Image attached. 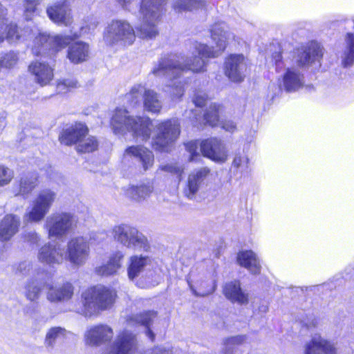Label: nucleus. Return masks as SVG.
<instances>
[{
  "label": "nucleus",
  "mask_w": 354,
  "mask_h": 354,
  "mask_svg": "<svg viewBox=\"0 0 354 354\" xmlns=\"http://www.w3.org/2000/svg\"><path fill=\"white\" fill-rule=\"evenodd\" d=\"M158 281L157 280H151V281H149L145 284H142L140 282L137 283V286H139L140 288H147V287H149V286H155L156 284H158Z\"/></svg>",
  "instance_id": "59"
},
{
  "label": "nucleus",
  "mask_w": 354,
  "mask_h": 354,
  "mask_svg": "<svg viewBox=\"0 0 354 354\" xmlns=\"http://www.w3.org/2000/svg\"><path fill=\"white\" fill-rule=\"evenodd\" d=\"M77 84V82L73 78L64 79L57 82V90L60 93H65L71 88H75Z\"/></svg>",
  "instance_id": "49"
},
{
  "label": "nucleus",
  "mask_w": 354,
  "mask_h": 354,
  "mask_svg": "<svg viewBox=\"0 0 354 354\" xmlns=\"http://www.w3.org/2000/svg\"><path fill=\"white\" fill-rule=\"evenodd\" d=\"M77 37L76 34L50 35L39 32L33 40L32 51L36 56L43 55L50 50L59 51L66 48Z\"/></svg>",
  "instance_id": "8"
},
{
  "label": "nucleus",
  "mask_w": 354,
  "mask_h": 354,
  "mask_svg": "<svg viewBox=\"0 0 354 354\" xmlns=\"http://www.w3.org/2000/svg\"><path fill=\"white\" fill-rule=\"evenodd\" d=\"M46 298L51 303L68 301L74 293V286L69 281L56 285L46 283Z\"/></svg>",
  "instance_id": "23"
},
{
  "label": "nucleus",
  "mask_w": 354,
  "mask_h": 354,
  "mask_svg": "<svg viewBox=\"0 0 354 354\" xmlns=\"http://www.w3.org/2000/svg\"><path fill=\"white\" fill-rule=\"evenodd\" d=\"M25 240L30 244H37L39 241V235L35 232H29L25 236Z\"/></svg>",
  "instance_id": "57"
},
{
  "label": "nucleus",
  "mask_w": 354,
  "mask_h": 354,
  "mask_svg": "<svg viewBox=\"0 0 354 354\" xmlns=\"http://www.w3.org/2000/svg\"><path fill=\"white\" fill-rule=\"evenodd\" d=\"M153 263V259L147 255L134 254L129 257L127 275L131 281L135 280Z\"/></svg>",
  "instance_id": "25"
},
{
  "label": "nucleus",
  "mask_w": 354,
  "mask_h": 354,
  "mask_svg": "<svg viewBox=\"0 0 354 354\" xmlns=\"http://www.w3.org/2000/svg\"><path fill=\"white\" fill-rule=\"evenodd\" d=\"M5 119L6 115L4 113H2L0 115V127H3L5 125Z\"/></svg>",
  "instance_id": "60"
},
{
  "label": "nucleus",
  "mask_w": 354,
  "mask_h": 354,
  "mask_svg": "<svg viewBox=\"0 0 354 354\" xmlns=\"http://www.w3.org/2000/svg\"><path fill=\"white\" fill-rule=\"evenodd\" d=\"M39 0H25V15L27 20H30L31 19L29 17V14L31 15L35 12Z\"/></svg>",
  "instance_id": "51"
},
{
  "label": "nucleus",
  "mask_w": 354,
  "mask_h": 354,
  "mask_svg": "<svg viewBox=\"0 0 354 354\" xmlns=\"http://www.w3.org/2000/svg\"><path fill=\"white\" fill-rule=\"evenodd\" d=\"M304 354H337V352L333 342L321 336H316L306 344Z\"/></svg>",
  "instance_id": "28"
},
{
  "label": "nucleus",
  "mask_w": 354,
  "mask_h": 354,
  "mask_svg": "<svg viewBox=\"0 0 354 354\" xmlns=\"http://www.w3.org/2000/svg\"><path fill=\"white\" fill-rule=\"evenodd\" d=\"M135 39L133 28L125 20H112L104 33V40L109 45H131Z\"/></svg>",
  "instance_id": "7"
},
{
  "label": "nucleus",
  "mask_w": 354,
  "mask_h": 354,
  "mask_svg": "<svg viewBox=\"0 0 354 354\" xmlns=\"http://www.w3.org/2000/svg\"><path fill=\"white\" fill-rule=\"evenodd\" d=\"M205 6V0H175L172 8L176 12H183L202 9Z\"/></svg>",
  "instance_id": "38"
},
{
  "label": "nucleus",
  "mask_w": 354,
  "mask_h": 354,
  "mask_svg": "<svg viewBox=\"0 0 354 354\" xmlns=\"http://www.w3.org/2000/svg\"><path fill=\"white\" fill-rule=\"evenodd\" d=\"M200 146L204 156L217 162H224L227 160V153L221 140L215 138L207 139Z\"/></svg>",
  "instance_id": "20"
},
{
  "label": "nucleus",
  "mask_w": 354,
  "mask_h": 354,
  "mask_svg": "<svg viewBox=\"0 0 354 354\" xmlns=\"http://www.w3.org/2000/svg\"><path fill=\"white\" fill-rule=\"evenodd\" d=\"M165 3L166 0H142L139 10L141 23L136 27L138 37L152 39L158 35L157 24Z\"/></svg>",
  "instance_id": "5"
},
{
  "label": "nucleus",
  "mask_w": 354,
  "mask_h": 354,
  "mask_svg": "<svg viewBox=\"0 0 354 354\" xmlns=\"http://www.w3.org/2000/svg\"><path fill=\"white\" fill-rule=\"evenodd\" d=\"M124 253L118 250L111 254L106 263L95 268V272L100 276H111L117 274L122 268Z\"/></svg>",
  "instance_id": "30"
},
{
  "label": "nucleus",
  "mask_w": 354,
  "mask_h": 354,
  "mask_svg": "<svg viewBox=\"0 0 354 354\" xmlns=\"http://www.w3.org/2000/svg\"><path fill=\"white\" fill-rule=\"evenodd\" d=\"M223 292L225 297L232 302L245 305L249 301V295L242 290L239 281L227 283L223 288Z\"/></svg>",
  "instance_id": "32"
},
{
  "label": "nucleus",
  "mask_w": 354,
  "mask_h": 354,
  "mask_svg": "<svg viewBox=\"0 0 354 354\" xmlns=\"http://www.w3.org/2000/svg\"><path fill=\"white\" fill-rule=\"evenodd\" d=\"M156 127L157 134L153 138L152 146L158 151H167L178 138L180 124L177 120L171 119L159 123Z\"/></svg>",
  "instance_id": "13"
},
{
  "label": "nucleus",
  "mask_w": 354,
  "mask_h": 354,
  "mask_svg": "<svg viewBox=\"0 0 354 354\" xmlns=\"http://www.w3.org/2000/svg\"><path fill=\"white\" fill-rule=\"evenodd\" d=\"M218 124H220L221 128L226 131L232 133L234 132L236 128L235 123L231 120L220 121Z\"/></svg>",
  "instance_id": "55"
},
{
  "label": "nucleus",
  "mask_w": 354,
  "mask_h": 354,
  "mask_svg": "<svg viewBox=\"0 0 354 354\" xmlns=\"http://www.w3.org/2000/svg\"><path fill=\"white\" fill-rule=\"evenodd\" d=\"M18 62V55L13 51L0 55V66L4 68H11Z\"/></svg>",
  "instance_id": "45"
},
{
  "label": "nucleus",
  "mask_w": 354,
  "mask_h": 354,
  "mask_svg": "<svg viewBox=\"0 0 354 354\" xmlns=\"http://www.w3.org/2000/svg\"><path fill=\"white\" fill-rule=\"evenodd\" d=\"M301 322L303 325L308 329L315 328L318 326L319 324L318 319L313 315L307 317L306 319L302 320Z\"/></svg>",
  "instance_id": "54"
},
{
  "label": "nucleus",
  "mask_w": 354,
  "mask_h": 354,
  "mask_svg": "<svg viewBox=\"0 0 354 354\" xmlns=\"http://www.w3.org/2000/svg\"><path fill=\"white\" fill-rule=\"evenodd\" d=\"M145 354H173L171 349L165 346H156Z\"/></svg>",
  "instance_id": "56"
},
{
  "label": "nucleus",
  "mask_w": 354,
  "mask_h": 354,
  "mask_svg": "<svg viewBox=\"0 0 354 354\" xmlns=\"http://www.w3.org/2000/svg\"><path fill=\"white\" fill-rule=\"evenodd\" d=\"M113 239L126 248L147 251L149 245L147 237L137 228L127 224L113 226L110 230Z\"/></svg>",
  "instance_id": "6"
},
{
  "label": "nucleus",
  "mask_w": 354,
  "mask_h": 354,
  "mask_svg": "<svg viewBox=\"0 0 354 354\" xmlns=\"http://www.w3.org/2000/svg\"><path fill=\"white\" fill-rule=\"evenodd\" d=\"M121 162L124 167H140L146 171L153 165L154 156L151 151L142 145H132L125 149Z\"/></svg>",
  "instance_id": "10"
},
{
  "label": "nucleus",
  "mask_w": 354,
  "mask_h": 354,
  "mask_svg": "<svg viewBox=\"0 0 354 354\" xmlns=\"http://www.w3.org/2000/svg\"><path fill=\"white\" fill-rule=\"evenodd\" d=\"M113 336V330L106 324H98L89 327L84 334L85 343L92 346H100L109 342Z\"/></svg>",
  "instance_id": "19"
},
{
  "label": "nucleus",
  "mask_w": 354,
  "mask_h": 354,
  "mask_svg": "<svg viewBox=\"0 0 354 354\" xmlns=\"http://www.w3.org/2000/svg\"><path fill=\"white\" fill-rule=\"evenodd\" d=\"M98 147V142L93 136L83 137L76 149L80 153H90L95 151Z\"/></svg>",
  "instance_id": "42"
},
{
  "label": "nucleus",
  "mask_w": 354,
  "mask_h": 354,
  "mask_svg": "<svg viewBox=\"0 0 354 354\" xmlns=\"http://www.w3.org/2000/svg\"><path fill=\"white\" fill-rule=\"evenodd\" d=\"M76 223V218L69 213H56L47 217L45 227L49 237L61 238L71 230Z\"/></svg>",
  "instance_id": "15"
},
{
  "label": "nucleus",
  "mask_w": 354,
  "mask_h": 354,
  "mask_svg": "<svg viewBox=\"0 0 354 354\" xmlns=\"http://www.w3.org/2000/svg\"><path fill=\"white\" fill-rule=\"evenodd\" d=\"M115 292L102 285L91 287L82 294L81 313L85 317L97 315L100 311L111 308L115 302Z\"/></svg>",
  "instance_id": "4"
},
{
  "label": "nucleus",
  "mask_w": 354,
  "mask_h": 354,
  "mask_svg": "<svg viewBox=\"0 0 354 354\" xmlns=\"http://www.w3.org/2000/svg\"><path fill=\"white\" fill-rule=\"evenodd\" d=\"M6 14V9L0 3V43L5 39L10 44L16 43L21 39H26L30 35H35L32 30L25 28L19 30L15 24L8 23V19L4 18Z\"/></svg>",
  "instance_id": "17"
},
{
  "label": "nucleus",
  "mask_w": 354,
  "mask_h": 354,
  "mask_svg": "<svg viewBox=\"0 0 354 354\" xmlns=\"http://www.w3.org/2000/svg\"><path fill=\"white\" fill-rule=\"evenodd\" d=\"M186 150L189 153V161H195L200 156L198 152V142L196 140H192L185 144Z\"/></svg>",
  "instance_id": "50"
},
{
  "label": "nucleus",
  "mask_w": 354,
  "mask_h": 354,
  "mask_svg": "<svg viewBox=\"0 0 354 354\" xmlns=\"http://www.w3.org/2000/svg\"><path fill=\"white\" fill-rule=\"evenodd\" d=\"M166 86L169 87V89H165V91H168L170 93L172 100H179L184 95V84L181 81L174 82L172 84H167Z\"/></svg>",
  "instance_id": "46"
},
{
  "label": "nucleus",
  "mask_w": 354,
  "mask_h": 354,
  "mask_svg": "<svg viewBox=\"0 0 354 354\" xmlns=\"http://www.w3.org/2000/svg\"><path fill=\"white\" fill-rule=\"evenodd\" d=\"M223 23L214 24L211 29V37L216 44V48H210L198 41L192 43V53L190 60L185 59L180 54L169 55L162 57L154 65L151 72L157 77H165L173 82L187 71L194 73L203 72L205 69V59L219 56L225 49L227 41L231 38L230 32L225 30Z\"/></svg>",
  "instance_id": "1"
},
{
  "label": "nucleus",
  "mask_w": 354,
  "mask_h": 354,
  "mask_svg": "<svg viewBox=\"0 0 354 354\" xmlns=\"http://www.w3.org/2000/svg\"><path fill=\"white\" fill-rule=\"evenodd\" d=\"M207 95L203 91H197L193 97V102L198 107H202L205 104Z\"/></svg>",
  "instance_id": "52"
},
{
  "label": "nucleus",
  "mask_w": 354,
  "mask_h": 354,
  "mask_svg": "<svg viewBox=\"0 0 354 354\" xmlns=\"http://www.w3.org/2000/svg\"><path fill=\"white\" fill-rule=\"evenodd\" d=\"M25 297L30 301H37L41 293L42 283L39 272H37V276L28 279L24 287Z\"/></svg>",
  "instance_id": "36"
},
{
  "label": "nucleus",
  "mask_w": 354,
  "mask_h": 354,
  "mask_svg": "<svg viewBox=\"0 0 354 354\" xmlns=\"http://www.w3.org/2000/svg\"><path fill=\"white\" fill-rule=\"evenodd\" d=\"M48 17L55 23L70 26L73 21L71 10L67 0H59L49 6L46 10Z\"/></svg>",
  "instance_id": "21"
},
{
  "label": "nucleus",
  "mask_w": 354,
  "mask_h": 354,
  "mask_svg": "<svg viewBox=\"0 0 354 354\" xmlns=\"http://www.w3.org/2000/svg\"><path fill=\"white\" fill-rule=\"evenodd\" d=\"M232 167L241 173L248 172L249 159L247 156L244 154L237 153L234 158Z\"/></svg>",
  "instance_id": "44"
},
{
  "label": "nucleus",
  "mask_w": 354,
  "mask_h": 354,
  "mask_svg": "<svg viewBox=\"0 0 354 354\" xmlns=\"http://www.w3.org/2000/svg\"><path fill=\"white\" fill-rule=\"evenodd\" d=\"M31 268V263L28 261L20 263L16 268V272L22 275H27Z\"/></svg>",
  "instance_id": "53"
},
{
  "label": "nucleus",
  "mask_w": 354,
  "mask_h": 354,
  "mask_svg": "<svg viewBox=\"0 0 354 354\" xmlns=\"http://www.w3.org/2000/svg\"><path fill=\"white\" fill-rule=\"evenodd\" d=\"M210 178V169L201 167L192 171L187 179L184 194L189 198H193L202 189L205 187Z\"/></svg>",
  "instance_id": "18"
},
{
  "label": "nucleus",
  "mask_w": 354,
  "mask_h": 354,
  "mask_svg": "<svg viewBox=\"0 0 354 354\" xmlns=\"http://www.w3.org/2000/svg\"><path fill=\"white\" fill-rule=\"evenodd\" d=\"M38 260L48 265L60 264L64 259V248L57 243L43 245L37 254Z\"/></svg>",
  "instance_id": "22"
},
{
  "label": "nucleus",
  "mask_w": 354,
  "mask_h": 354,
  "mask_svg": "<svg viewBox=\"0 0 354 354\" xmlns=\"http://www.w3.org/2000/svg\"><path fill=\"white\" fill-rule=\"evenodd\" d=\"M156 318V313L154 311H147L128 317L125 328L117 333L106 354H133L137 351L138 348L137 336L129 328V327L138 325L144 326L147 336L153 341L155 335L151 330V326Z\"/></svg>",
  "instance_id": "2"
},
{
  "label": "nucleus",
  "mask_w": 354,
  "mask_h": 354,
  "mask_svg": "<svg viewBox=\"0 0 354 354\" xmlns=\"http://www.w3.org/2000/svg\"><path fill=\"white\" fill-rule=\"evenodd\" d=\"M248 337L245 335H239L226 337L223 340V347L221 354H233L234 349L247 342Z\"/></svg>",
  "instance_id": "40"
},
{
  "label": "nucleus",
  "mask_w": 354,
  "mask_h": 354,
  "mask_svg": "<svg viewBox=\"0 0 354 354\" xmlns=\"http://www.w3.org/2000/svg\"><path fill=\"white\" fill-rule=\"evenodd\" d=\"M14 177V171L3 165H0V187L8 185Z\"/></svg>",
  "instance_id": "48"
},
{
  "label": "nucleus",
  "mask_w": 354,
  "mask_h": 354,
  "mask_svg": "<svg viewBox=\"0 0 354 354\" xmlns=\"http://www.w3.org/2000/svg\"><path fill=\"white\" fill-rule=\"evenodd\" d=\"M120 6L125 10L131 11V6L134 3V0H116Z\"/></svg>",
  "instance_id": "58"
},
{
  "label": "nucleus",
  "mask_w": 354,
  "mask_h": 354,
  "mask_svg": "<svg viewBox=\"0 0 354 354\" xmlns=\"http://www.w3.org/2000/svg\"><path fill=\"white\" fill-rule=\"evenodd\" d=\"M259 311L266 313L268 311V306L266 304H263L259 307Z\"/></svg>",
  "instance_id": "61"
},
{
  "label": "nucleus",
  "mask_w": 354,
  "mask_h": 354,
  "mask_svg": "<svg viewBox=\"0 0 354 354\" xmlns=\"http://www.w3.org/2000/svg\"><path fill=\"white\" fill-rule=\"evenodd\" d=\"M187 283L192 293L196 296L205 297L215 290L214 282L212 281H201L200 283H197L196 287L192 284L190 279H187Z\"/></svg>",
  "instance_id": "41"
},
{
  "label": "nucleus",
  "mask_w": 354,
  "mask_h": 354,
  "mask_svg": "<svg viewBox=\"0 0 354 354\" xmlns=\"http://www.w3.org/2000/svg\"><path fill=\"white\" fill-rule=\"evenodd\" d=\"M88 129L82 123H77L65 129L61 133L59 139L65 145L79 144L82 138L87 135Z\"/></svg>",
  "instance_id": "29"
},
{
  "label": "nucleus",
  "mask_w": 354,
  "mask_h": 354,
  "mask_svg": "<svg viewBox=\"0 0 354 354\" xmlns=\"http://www.w3.org/2000/svg\"><path fill=\"white\" fill-rule=\"evenodd\" d=\"M56 197V192L50 189L41 190L33 201L32 207L27 209L24 216V220L32 223L42 221L49 212Z\"/></svg>",
  "instance_id": "11"
},
{
  "label": "nucleus",
  "mask_w": 354,
  "mask_h": 354,
  "mask_svg": "<svg viewBox=\"0 0 354 354\" xmlns=\"http://www.w3.org/2000/svg\"><path fill=\"white\" fill-rule=\"evenodd\" d=\"M29 71L34 75L35 82L42 86L48 84L54 77L53 67L45 62H32L29 65Z\"/></svg>",
  "instance_id": "26"
},
{
  "label": "nucleus",
  "mask_w": 354,
  "mask_h": 354,
  "mask_svg": "<svg viewBox=\"0 0 354 354\" xmlns=\"http://www.w3.org/2000/svg\"><path fill=\"white\" fill-rule=\"evenodd\" d=\"M221 110L220 105L216 104H211L204 115V118L207 123L209 125L214 127L218 124L219 121V112Z\"/></svg>",
  "instance_id": "43"
},
{
  "label": "nucleus",
  "mask_w": 354,
  "mask_h": 354,
  "mask_svg": "<svg viewBox=\"0 0 354 354\" xmlns=\"http://www.w3.org/2000/svg\"><path fill=\"white\" fill-rule=\"evenodd\" d=\"M89 53L88 44L83 41H77L69 46L67 57L72 63L79 64L87 60Z\"/></svg>",
  "instance_id": "35"
},
{
  "label": "nucleus",
  "mask_w": 354,
  "mask_h": 354,
  "mask_svg": "<svg viewBox=\"0 0 354 354\" xmlns=\"http://www.w3.org/2000/svg\"><path fill=\"white\" fill-rule=\"evenodd\" d=\"M20 218L14 214H6L0 223V241H8L19 230Z\"/></svg>",
  "instance_id": "31"
},
{
  "label": "nucleus",
  "mask_w": 354,
  "mask_h": 354,
  "mask_svg": "<svg viewBox=\"0 0 354 354\" xmlns=\"http://www.w3.org/2000/svg\"><path fill=\"white\" fill-rule=\"evenodd\" d=\"M295 54L293 62L300 67L308 66L322 56V49L316 43L298 48Z\"/></svg>",
  "instance_id": "24"
},
{
  "label": "nucleus",
  "mask_w": 354,
  "mask_h": 354,
  "mask_svg": "<svg viewBox=\"0 0 354 354\" xmlns=\"http://www.w3.org/2000/svg\"><path fill=\"white\" fill-rule=\"evenodd\" d=\"M38 176L35 172H29L24 174L20 180L19 190L17 194L27 195L36 187Z\"/></svg>",
  "instance_id": "39"
},
{
  "label": "nucleus",
  "mask_w": 354,
  "mask_h": 354,
  "mask_svg": "<svg viewBox=\"0 0 354 354\" xmlns=\"http://www.w3.org/2000/svg\"><path fill=\"white\" fill-rule=\"evenodd\" d=\"M124 196L136 202H142L153 192V186L149 182L130 184L123 187Z\"/></svg>",
  "instance_id": "27"
},
{
  "label": "nucleus",
  "mask_w": 354,
  "mask_h": 354,
  "mask_svg": "<svg viewBox=\"0 0 354 354\" xmlns=\"http://www.w3.org/2000/svg\"><path fill=\"white\" fill-rule=\"evenodd\" d=\"M67 330L60 326L51 327L48 330L44 339V345L48 348H53L57 343L66 337Z\"/></svg>",
  "instance_id": "37"
},
{
  "label": "nucleus",
  "mask_w": 354,
  "mask_h": 354,
  "mask_svg": "<svg viewBox=\"0 0 354 354\" xmlns=\"http://www.w3.org/2000/svg\"><path fill=\"white\" fill-rule=\"evenodd\" d=\"M98 24V21L95 19L94 22L89 26V29H94Z\"/></svg>",
  "instance_id": "62"
},
{
  "label": "nucleus",
  "mask_w": 354,
  "mask_h": 354,
  "mask_svg": "<svg viewBox=\"0 0 354 354\" xmlns=\"http://www.w3.org/2000/svg\"><path fill=\"white\" fill-rule=\"evenodd\" d=\"M344 67H350L354 64V34L348 32L345 35L341 50L339 53Z\"/></svg>",
  "instance_id": "34"
},
{
  "label": "nucleus",
  "mask_w": 354,
  "mask_h": 354,
  "mask_svg": "<svg viewBox=\"0 0 354 354\" xmlns=\"http://www.w3.org/2000/svg\"><path fill=\"white\" fill-rule=\"evenodd\" d=\"M126 97L132 106H136L142 101L144 109L153 113H160L162 107L160 95L142 84L134 85Z\"/></svg>",
  "instance_id": "9"
},
{
  "label": "nucleus",
  "mask_w": 354,
  "mask_h": 354,
  "mask_svg": "<svg viewBox=\"0 0 354 354\" xmlns=\"http://www.w3.org/2000/svg\"><path fill=\"white\" fill-rule=\"evenodd\" d=\"M237 261L240 266L248 269L253 274H258L261 272L260 260L252 250L240 252L237 255Z\"/></svg>",
  "instance_id": "33"
},
{
  "label": "nucleus",
  "mask_w": 354,
  "mask_h": 354,
  "mask_svg": "<svg viewBox=\"0 0 354 354\" xmlns=\"http://www.w3.org/2000/svg\"><path fill=\"white\" fill-rule=\"evenodd\" d=\"M272 62H274L276 70L279 71L283 66L286 70L282 75V87L287 92H295L303 86L304 75L300 70L293 67L288 66V61L283 60L280 52H275L272 56Z\"/></svg>",
  "instance_id": "12"
},
{
  "label": "nucleus",
  "mask_w": 354,
  "mask_h": 354,
  "mask_svg": "<svg viewBox=\"0 0 354 354\" xmlns=\"http://www.w3.org/2000/svg\"><path fill=\"white\" fill-rule=\"evenodd\" d=\"M90 255V245L87 238L78 236L71 238L67 243V249L64 250V259L73 266H83Z\"/></svg>",
  "instance_id": "14"
},
{
  "label": "nucleus",
  "mask_w": 354,
  "mask_h": 354,
  "mask_svg": "<svg viewBox=\"0 0 354 354\" xmlns=\"http://www.w3.org/2000/svg\"><path fill=\"white\" fill-rule=\"evenodd\" d=\"M248 59L243 54H230L224 62V73L233 82H242L247 74Z\"/></svg>",
  "instance_id": "16"
},
{
  "label": "nucleus",
  "mask_w": 354,
  "mask_h": 354,
  "mask_svg": "<svg viewBox=\"0 0 354 354\" xmlns=\"http://www.w3.org/2000/svg\"><path fill=\"white\" fill-rule=\"evenodd\" d=\"M159 169L163 171L170 173L171 174L176 176L179 180L181 179L185 169L184 167L178 163H169L160 165Z\"/></svg>",
  "instance_id": "47"
},
{
  "label": "nucleus",
  "mask_w": 354,
  "mask_h": 354,
  "mask_svg": "<svg viewBox=\"0 0 354 354\" xmlns=\"http://www.w3.org/2000/svg\"><path fill=\"white\" fill-rule=\"evenodd\" d=\"M113 132L124 135L131 132L137 140L146 141L149 139L152 123L147 117H132L124 109H116L111 119Z\"/></svg>",
  "instance_id": "3"
}]
</instances>
